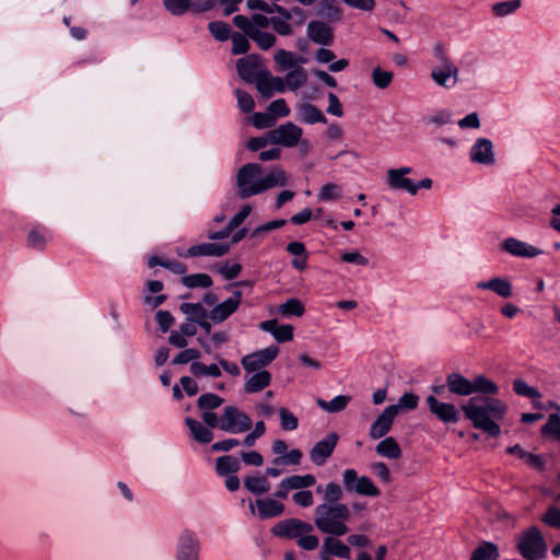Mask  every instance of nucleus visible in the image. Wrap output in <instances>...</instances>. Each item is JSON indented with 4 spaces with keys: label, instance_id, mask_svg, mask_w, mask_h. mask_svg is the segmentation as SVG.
I'll return each instance as SVG.
<instances>
[{
    "label": "nucleus",
    "instance_id": "obj_8",
    "mask_svg": "<svg viewBox=\"0 0 560 560\" xmlns=\"http://www.w3.org/2000/svg\"><path fill=\"white\" fill-rule=\"evenodd\" d=\"M517 549L525 559L539 560L546 557L548 547L541 532L530 527L518 536Z\"/></svg>",
    "mask_w": 560,
    "mask_h": 560
},
{
    "label": "nucleus",
    "instance_id": "obj_61",
    "mask_svg": "<svg viewBox=\"0 0 560 560\" xmlns=\"http://www.w3.org/2000/svg\"><path fill=\"white\" fill-rule=\"evenodd\" d=\"M268 112L277 117H287L290 115V108L288 107L285 101L283 98H278L271 102L268 106Z\"/></svg>",
    "mask_w": 560,
    "mask_h": 560
},
{
    "label": "nucleus",
    "instance_id": "obj_42",
    "mask_svg": "<svg viewBox=\"0 0 560 560\" xmlns=\"http://www.w3.org/2000/svg\"><path fill=\"white\" fill-rule=\"evenodd\" d=\"M280 16H273L269 19V25L272 26V28L282 36H288L292 33V26L290 24L291 14L285 9L284 13H279Z\"/></svg>",
    "mask_w": 560,
    "mask_h": 560
},
{
    "label": "nucleus",
    "instance_id": "obj_41",
    "mask_svg": "<svg viewBox=\"0 0 560 560\" xmlns=\"http://www.w3.org/2000/svg\"><path fill=\"white\" fill-rule=\"evenodd\" d=\"M317 493H323L324 503L340 502L343 491L337 482H328L325 487L318 486Z\"/></svg>",
    "mask_w": 560,
    "mask_h": 560
},
{
    "label": "nucleus",
    "instance_id": "obj_59",
    "mask_svg": "<svg viewBox=\"0 0 560 560\" xmlns=\"http://www.w3.org/2000/svg\"><path fill=\"white\" fill-rule=\"evenodd\" d=\"M209 31L218 40H226L230 37V26L224 22L209 23Z\"/></svg>",
    "mask_w": 560,
    "mask_h": 560
},
{
    "label": "nucleus",
    "instance_id": "obj_7",
    "mask_svg": "<svg viewBox=\"0 0 560 560\" xmlns=\"http://www.w3.org/2000/svg\"><path fill=\"white\" fill-rule=\"evenodd\" d=\"M446 385L452 394L459 396L495 395L499 390L498 385L485 375H477L470 381L458 373H452L446 378Z\"/></svg>",
    "mask_w": 560,
    "mask_h": 560
},
{
    "label": "nucleus",
    "instance_id": "obj_19",
    "mask_svg": "<svg viewBox=\"0 0 560 560\" xmlns=\"http://www.w3.org/2000/svg\"><path fill=\"white\" fill-rule=\"evenodd\" d=\"M243 294L234 291L230 298L215 305L210 312V318L214 323H222L228 319L240 307Z\"/></svg>",
    "mask_w": 560,
    "mask_h": 560
},
{
    "label": "nucleus",
    "instance_id": "obj_22",
    "mask_svg": "<svg viewBox=\"0 0 560 560\" xmlns=\"http://www.w3.org/2000/svg\"><path fill=\"white\" fill-rule=\"evenodd\" d=\"M469 156L477 164H493L495 159L492 142L487 138H478L470 148Z\"/></svg>",
    "mask_w": 560,
    "mask_h": 560
},
{
    "label": "nucleus",
    "instance_id": "obj_13",
    "mask_svg": "<svg viewBox=\"0 0 560 560\" xmlns=\"http://www.w3.org/2000/svg\"><path fill=\"white\" fill-rule=\"evenodd\" d=\"M430 412L443 423H456L459 420V410L451 402L439 400L434 395L425 399Z\"/></svg>",
    "mask_w": 560,
    "mask_h": 560
},
{
    "label": "nucleus",
    "instance_id": "obj_56",
    "mask_svg": "<svg viewBox=\"0 0 560 560\" xmlns=\"http://www.w3.org/2000/svg\"><path fill=\"white\" fill-rule=\"evenodd\" d=\"M541 522L551 528L560 529V508L549 506L541 516Z\"/></svg>",
    "mask_w": 560,
    "mask_h": 560
},
{
    "label": "nucleus",
    "instance_id": "obj_54",
    "mask_svg": "<svg viewBox=\"0 0 560 560\" xmlns=\"http://www.w3.org/2000/svg\"><path fill=\"white\" fill-rule=\"evenodd\" d=\"M513 390L518 396H524L528 398H541V394L536 388L529 386L522 378H517L513 382Z\"/></svg>",
    "mask_w": 560,
    "mask_h": 560
},
{
    "label": "nucleus",
    "instance_id": "obj_55",
    "mask_svg": "<svg viewBox=\"0 0 560 560\" xmlns=\"http://www.w3.org/2000/svg\"><path fill=\"white\" fill-rule=\"evenodd\" d=\"M223 402V399L215 395V394H211V393H208V394H202L199 398H198V407L202 410H212V409H215L218 407H220Z\"/></svg>",
    "mask_w": 560,
    "mask_h": 560
},
{
    "label": "nucleus",
    "instance_id": "obj_44",
    "mask_svg": "<svg viewBox=\"0 0 560 560\" xmlns=\"http://www.w3.org/2000/svg\"><path fill=\"white\" fill-rule=\"evenodd\" d=\"M521 8V0H509L493 3L491 12L495 18H504L515 13Z\"/></svg>",
    "mask_w": 560,
    "mask_h": 560
},
{
    "label": "nucleus",
    "instance_id": "obj_53",
    "mask_svg": "<svg viewBox=\"0 0 560 560\" xmlns=\"http://www.w3.org/2000/svg\"><path fill=\"white\" fill-rule=\"evenodd\" d=\"M279 418L282 430L293 431L298 429L299 420L288 408L282 407L279 409Z\"/></svg>",
    "mask_w": 560,
    "mask_h": 560
},
{
    "label": "nucleus",
    "instance_id": "obj_32",
    "mask_svg": "<svg viewBox=\"0 0 560 560\" xmlns=\"http://www.w3.org/2000/svg\"><path fill=\"white\" fill-rule=\"evenodd\" d=\"M376 453L388 459H399L401 457V448L393 436L383 439L375 447Z\"/></svg>",
    "mask_w": 560,
    "mask_h": 560
},
{
    "label": "nucleus",
    "instance_id": "obj_4",
    "mask_svg": "<svg viewBox=\"0 0 560 560\" xmlns=\"http://www.w3.org/2000/svg\"><path fill=\"white\" fill-rule=\"evenodd\" d=\"M271 533L277 537L295 540L303 550L313 551L319 546L313 525L300 518L280 521L271 528Z\"/></svg>",
    "mask_w": 560,
    "mask_h": 560
},
{
    "label": "nucleus",
    "instance_id": "obj_36",
    "mask_svg": "<svg viewBox=\"0 0 560 560\" xmlns=\"http://www.w3.org/2000/svg\"><path fill=\"white\" fill-rule=\"evenodd\" d=\"M50 240V232L45 228L37 226L30 232L27 245L33 249L43 250Z\"/></svg>",
    "mask_w": 560,
    "mask_h": 560
},
{
    "label": "nucleus",
    "instance_id": "obj_10",
    "mask_svg": "<svg viewBox=\"0 0 560 560\" xmlns=\"http://www.w3.org/2000/svg\"><path fill=\"white\" fill-rule=\"evenodd\" d=\"M303 129L293 122H285L269 131L271 144L294 148L299 144L307 148L308 142L302 140Z\"/></svg>",
    "mask_w": 560,
    "mask_h": 560
},
{
    "label": "nucleus",
    "instance_id": "obj_49",
    "mask_svg": "<svg viewBox=\"0 0 560 560\" xmlns=\"http://www.w3.org/2000/svg\"><path fill=\"white\" fill-rule=\"evenodd\" d=\"M372 81L377 89H387L394 79V72L376 67L372 71Z\"/></svg>",
    "mask_w": 560,
    "mask_h": 560
},
{
    "label": "nucleus",
    "instance_id": "obj_51",
    "mask_svg": "<svg viewBox=\"0 0 560 560\" xmlns=\"http://www.w3.org/2000/svg\"><path fill=\"white\" fill-rule=\"evenodd\" d=\"M544 436H550L560 442V416L552 413L549 416L547 423L541 428Z\"/></svg>",
    "mask_w": 560,
    "mask_h": 560
},
{
    "label": "nucleus",
    "instance_id": "obj_64",
    "mask_svg": "<svg viewBox=\"0 0 560 560\" xmlns=\"http://www.w3.org/2000/svg\"><path fill=\"white\" fill-rule=\"evenodd\" d=\"M293 502L302 508H310L314 504V497L310 490H301L292 495Z\"/></svg>",
    "mask_w": 560,
    "mask_h": 560
},
{
    "label": "nucleus",
    "instance_id": "obj_3",
    "mask_svg": "<svg viewBox=\"0 0 560 560\" xmlns=\"http://www.w3.org/2000/svg\"><path fill=\"white\" fill-rule=\"evenodd\" d=\"M350 509L346 503H322L314 511V524L319 532L341 537L349 532Z\"/></svg>",
    "mask_w": 560,
    "mask_h": 560
},
{
    "label": "nucleus",
    "instance_id": "obj_57",
    "mask_svg": "<svg viewBox=\"0 0 560 560\" xmlns=\"http://www.w3.org/2000/svg\"><path fill=\"white\" fill-rule=\"evenodd\" d=\"M252 124L257 129H266L272 127L276 124V118L269 112L255 113L252 117Z\"/></svg>",
    "mask_w": 560,
    "mask_h": 560
},
{
    "label": "nucleus",
    "instance_id": "obj_52",
    "mask_svg": "<svg viewBox=\"0 0 560 560\" xmlns=\"http://www.w3.org/2000/svg\"><path fill=\"white\" fill-rule=\"evenodd\" d=\"M341 196H342L341 186L334 184V183L325 184L318 192V199L320 201H335V200L340 199Z\"/></svg>",
    "mask_w": 560,
    "mask_h": 560
},
{
    "label": "nucleus",
    "instance_id": "obj_24",
    "mask_svg": "<svg viewBox=\"0 0 560 560\" xmlns=\"http://www.w3.org/2000/svg\"><path fill=\"white\" fill-rule=\"evenodd\" d=\"M256 88L262 96L270 97L273 93H283L285 83L280 77H273L265 70L257 80Z\"/></svg>",
    "mask_w": 560,
    "mask_h": 560
},
{
    "label": "nucleus",
    "instance_id": "obj_35",
    "mask_svg": "<svg viewBox=\"0 0 560 560\" xmlns=\"http://www.w3.org/2000/svg\"><path fill=\"white\" fill-rule=\"evenodd\" d=\"M185 423L189 428L190 435L197 442L207 444L212 440L213 434H212L211 430L209 428L205 427L199 421L191 419V418H186Z\"/></svg>",
    "mask_w": 560,
    "mask_h": 560
},
{
    "label": "nucleus",
    "instance_id": "obj_58",
    "mask_svg": "<svg viewBox=\"0 0 560 560\" xmlns=\"http://www.w3.org/2000/svg\"><path fill=\"white\" fill-rule=\"evenodd\" d=\"M248 36L243 35V34H240V33H234L231 35V39H232V52L234 55H241V54H245L248 49H249V42L247 39Z\"/></svg>",
    "mask_w": 560,
    "mask_h": 560
},
{
    "label": "nucleus",
    "instance_id": "obj_5",
    "mask_svg": "<svg viewBox=\"0 0 560 560\" xmlns=\"http://www.w3.org/2000/svg\"><path fill=\"white\" fill-rule=\"evenodd\" d=\"M435 63L430 70V78L440 88L451 90L456 86L459 80V69L446 52L441 44L433 48Z\"/></svg>",
    "mask_w": 560,
    "mask_h": 560
},
{
    "label": "nucleus",
    "instance_id": "obj_45",
    "mask_svg": "<svg viewBox=\"0 0 560 560\" xmlns=\"http://www.w3.org/2000/svg\"><path fill=\"white\" fill-rule=\"evenodd\" d=\"M307 80L306 71L303 68H295L288 72L284 83L285 89L296 91L305 84Z\"/></svg>",
    "mask_w": 560,
    "mask_h": 560
},
{
    "label": "nucleus",
    "instance_id": "obj_48",
    "mask_svg": "<svg viewBox=\"0 0 560 560\" xmlns=\"http://www.w3.org/2000/svg\"><path fill=\"white\" fill-rule=\"evenodd\" d=\"M471 560H499L497 546L491 542L482 544L472 552Z\"/></svg>",
    "mask_w": 560,
    "mask_h": 560
},
{
    "label": "nucleus",
    "instance_id": "obj_20",
    "mask_svg": "<svg viewBox=\"0 0 560 560\" xmlns=\"http://www.w3.org/2000/svg\"><path fill=\"white\" fill-rule=\"evenodd\" d=\"M200 552V545L197 537L189 533L184 532L177 544V560H198Z\"/></svg>",
    "mask_w": 560,
    "mask_h": 560
},
{
    "label": "nucleus",
    "instance_id": "obj_14",
    "mask_svg": "<svg viewBox=\"0 0 560 560\" xmlns=\"http://www.w3.org/2000/svg\"><path fill=\"white\" fill-rule=\"evenodd\" d=\"M412 173V168L409 166H402L399 168H390L387 171V183L392 189L404 190L408 194L416 195L415 182L407 177Z\"/></svg>",
    "mask_w": 560,
    "mask_h": 560
},
{
    "label": "nucleus",
    "instance_id": "obj_38",
    "mask_svg": "<svg viewBox=\"0 0 560 560\" xmlns=\"http://www.w3.org/2000/svg\"><path fill=\"white\" fill-rule=\"evenodd\" d=\"M278 313L283 317H301L305 313V307L299 299L292 298L278 306Z\"/></svg>",
    "mask_w": 560,
    "mask_h": 560
},
{
    "label": "nucleus",
    "instance_id": "obj_60",
    "mask_svg": "<svg viewBox=\"0 0 560 560\" xmlns=\"http://www.w3.org/2000/svg\"><path fill=\"white\" fill-rule=\"evenodd\" d=\"M340 259L343 262L352 264L360 267H366L369 265V259L357 250L342 253L340 255Z\"/></svg>",
    "mask_w": 560,
    "mask_h": 560
},
{
    "label": "nucleus",
    "instance_id": "obj_26",
    "mask_svg": "<svg viewBox=\"0 0 560 560\" xmlns=\"http://www.w3.org/2000/svg\"><path fill=\"white\" fill-rule=\"evenodd\" d=\"M476 289L492 291L503 299L513 295L512 283L508 278L493 277L487 281H479L476 283Z\"/></svg>",
    "mask_w": 560,
    "mask_h": 560
},
{
    "label": "nucleus",
    "instance_id": "obj_43",
    "mask_svg": "<svg viewBox=\"0 0 560 560\" xmlns=\"http://www.w3.org/2000/svg\"><path fill=\"white\" fill-rule=\"evenodd\" d=\"M350 396L347 395H338L329 401L324 399H318L317 405L327 412H339L348 406L350 402Z\"/></svg>",
    "mask_w": 560,
    "mask_h": 560
},
{
    "label": "nucleus",
    "instance_id": "obj_62",
    "mask_svg": "<svg viewBox=\"0 0 560 560\" xmlns=\"http://www.w3.org/2000/svg\"><path fill=\"white\" fill-rule=\"evenodd\" d=\"M419 397L413 393H405L398 400L397 405H393L394 407H398V411L400 409L413 410L418 407Z\"/></svg>",
    "mask_w": 560,
    "mask_h": 560
},
{
    "label": "nucleus",
    "instance_id": "obj_11",
    "mask_svg": "<svg viewBox=\"0 0 560 560\" xmlns=\"http://www.w3.org/2000/svg\"><path fill=\"white\" fill-rule=\"evenodd\" d=\"M252 427L250 418L236 407L228 406L220 417V429L222 431L238 434L246 432Z\"/></svg>",
    "mask_w": 560,
    "mask_h": 560
},
{
    "label": "nucleus",
    "instance_id": "obj_6",
    "mask_svg": "<svg viewBox=\"0 0 560 560\" xmlns=\"http://www.w3.org/2000/svg\"><path fill=\"white\" fill-rule=\"evenodd\" d=\"M233 22L260 49L267 50L275 45L276 36L266 31L269 26V19L267 16L260 13L254 14L250 19L244 15H235Z\"/></svg>",
    "mask_w": 560,
    "mask_h": 560
},
{
    "label": "nucleus",
    "instance_id": "obj_18",
    "mask_svg": "<svg viewBox=\"0 0 560 560\" xmlns=\"http://www.w3.org/2000/svg\"><path fill=\"white\" fill-rule=\"evenodd\" d=\"M165 9L173 15H183L188 11L203 12L210 9V0H164Z\"/></svg>",
    "mask_w": 560,
    "mask_h": 560
},
{
    "label": "nucleus",
    "instance_id": "obj_39",
    "mask_svg": "<svg viewBox=\"0 0 560 560\" xmlns=\"http://www.w3.org/2000/svg\"><path fill=\"white\" fill-rule=\"evenodd\" d=\"M240 460L236 457L230 455L219 457L215 463V471L220 476L235 474L240 470Z\"/></svg>",
    "mask_w": 560,
    "mask_h": 560
},
{
    "label": "nucleus",
    "instance_id": "obj_2",
    "mask_svg": "<svg viewBox=\"0 0 560 560\" xmlns=\"http://www.w3.org/2000/svg\"><path fill=\"white\" fill-rule=\"evenodd\" d=\"M289 179V174L280 166L264 175L260 164L247 163L238 170L236 176L237 194L243 199L249 198L275 187H283Z\"/></svg>",
    "mask_w": 560,
    "mask_h": 560
},
{
    "label": "nucleus",
    "instance_id": "obj_27",
    "mask_svg": "<svg viewBox=\"0 0 560 560\" xmlns=\"http://www.w3.org/2000/svg\"><path fill=\"white\" fill-rule=\"evenodd\" d=\"M259 328L270 332L278 342H287L293 339V326L290 324L279 325L277 319L264 320Z\"/></svg>",
    "mask_w": 560,
    "mask_h": 560
},
{
    "label": "nucleus",
    "instance_id": "obj_50",
    "mask_svg": "<svg viewBox=\"0 0 560 560\" xmlns=\"http://www.w3.org/2000/svg\"><path fill=\"white\" fill-rule=\"evenodd\" d=\"M182 282L187 288H209L212 285V279L207 273H195L185 276Z\"/></svg>",
    "mask_w": 560,
    "mask_h": 560
},
{
    "label": "nucleus",
    "instance_id": "obj_12",
    "mask_svg": "<svg viewBox=\"0 0 560 560\" xmlns=\"http://www.w3.org/2000/svg\"><path fill=\"white\" fill-rule=\"evenodd\" d=\"M279 348L269 346L257 350L242 358L241 363L247 374L266 370V368L278 357Z\"/></svg>",
    "mask_w": 560,
    "mask_h": 560
},
{
    "label": "nucleus",
    "instance_id": "obj_63",
    "mask_svg": "<svg viewBox=\"0 0 560 560\" xmlns=\"http://www.w3.org/2000/svg\"><path fill=\"white\" fill-rule=\"evenodd\" d=\"M371 469L382 482L389 483L392 481L390 470L385 463L375 462L371 465Z\"/></svg>",
    "mask_w": 560,
    "mask_h": 560
},
{
    "label": "nucleus",
    "instance_id": "obj_17",
    "mask_svg": "<svg viewBox=\"0 0 560 560\" xmlns=\"http://www.w3.org/2000/svg\"><path fill=\"white\" fill-rule=\"evenodd\" d=\"M338 435L330 433L323 440L318 441L310 452V458L316 466H323L331 456L337 442Z\"/></svg>",
    "mask_w": 560,
    "mask_h": 560
},
{
    "label": "nucleus",
    "instance_id": "obj_23",
    "mask_svg": "<svg viewBox=\"0 0 560 560\" xmlns=\"http://www.w3.org/2000/svg\"><path fill=\"white\" fill-rule=\"evenodd\" d=\"M249 510L252 514H255L257 511L258 516L266 520L281 515L284 511V505L275 499L265 498L257 499L255 503H250Z\"/></svg>",
    "mask_w": 560,
    "mask_h": 560
},
{
    "label": "nucleus",
    "instance_id": "obj_21",
    "mask_svg": "<svg viewBox=\"0 0 560 560\" xmlns=\"http://www.w3.org/2000/svg\"><path fill=\"white\" fill-rule=\"evenodd\" d=\"M501 249L514 257L534 258L539 256L542 252L523 241L515 237H508L501 243Z\"/></svg>",
    "mask_w": 560,
    "mask_h": 560
},
{
    "label": "nucleus",
    "instance_id": "obj_47",
    "mask_svg": "<svg viewBox=\"0 0 560 560\" xmlns=\"http://www.w3.org/2000/svg\"><path fill=\"white\" fill-rule=\"evenodd\" d=\"M190 372L197 376H211L219 377L221 376V369L218 364L206 365L205 363L195 361L190 365Z\"/></svg>",
    "mask_w": 560,
    "mask_h": 560
},
{
    "label": "nucleus",
    "instance_id": "obj_34",
    "mask_svg": "<svg viewBox=\"0 0 560 560\" xmlns=\"http://www.w3.org/2000/svg\"><path fill=\"white\" fill-rule=\"evenodd\" d=\"M273 58L279 71L293 69L305 61L304 58L284 49L277 50Z\"/></svg>",
    "mask_w": 560,
    "mask_h": 560
},
{
    "label": "nucleus",
    "instance_id": "obj_1",
    "mask_svg": "<svg viewBox=\"0 0 560 560\" xmlns=\"http://www.w3.org/2000/svg\"><path fill=\"white\" fill-rule=\"evenodd\" d=\"M462 411L475 429L498 438L501 434L499 421L505 416L508 406L501 399L480 396L468 399L462 406Z\"/></svg>",
    "mask_w": 560,
    "mask_h": 560
},
{
    "label": "nucleus",
    "instance_id": "obj_29",
    "mask_svg": "<svg viewBox=\"0 0 560 560\" xmlns=\"http://www.w3.org/2000/svg\"><path fill=\"white\" fill-rule=\"evenodd\" d=\"M308 38L320 45H330L332 43L331 27L322 21H311L307 25Z\"/></svg>",
    "mask_w": 560,
    "mask_h": 560
},
{
    "label": "nucleus",
    "instance_id": "obj_25",
    "mask_svg": "<svg viewBox=\"0 0 560 560\" xmlns=\"http://www.w3.org/2000/svg\"><path fill=\"white\" fill-rule=\"evenodd\" d=\"M322 553L349 560L351 558V548L348 542L341 541L337 536L329 535L324 538Z\"/></svg>",
    "mask_w": 560,
    "mask_h": 560
},
{
    "label": "nucleus",
    "instance_id": "obj_37",
    "mask_svg": "<svg viewBox=\"0 0 560 560\" xmlns=\"http://www.w3.org/2000/svg\"><path fill=\"white\" fill-rule=\"evenodd\" d=\"M244 487L255 495H260L269 491L270 482L264 476H250L244 479Z\"/></svg>",
    "mask_w": 560,
    "mask_h": 560
},
{
    "label": "nucleus",
    "instance_id": "obj_33",
    "mask_svg": "<svg viewBox=\"0 0 560 560\" xmlns=\"http://www.w3.org/2000/svg\"><path fill=\"white\" fill-rule=\"evenodd\" d=\"M506 453L523 459L525 464L530 468L538 470L544 468L545 462L541 456L526 452L518 444L508 447Z\"/></svg>",
    "mask_w": 560,
    "mask_h": 560
},
{
    "label": "nucleus",
    "instance_id": "obj_30",
    "mask_svg": "<svg viewBox=\"0 0 560 560\" xmlns=\"http://www.w3.org/2000/svg\"><path fill=\"white\" fill-rule=\"evenodd\" d=\"M271 374L267 370L254 372L248 377H246L244 383V392L247 394L259 393L271 384Z\"/></svg>",
    "mask_w": 560,
    "mask_h": 560
},
{
    "label": "nucleus",
    "instance_id": "obj_15",
    "mask_svg": "<svg viewBox=\"0 0 560 560\" xmlns=\"http://www.w3.org/2000/svg\"><path fill=\"white\" fill-rule=\"evenodd\" d=\"M398 415V407L387 406L383 412L375 419L370 428V438L378 440L384 438L390 430L396 416Z\"/></svg>",
    "mask_w": 560,
    "mask_h": 560
},
{
    "label": "nucleus",
    "instance_id": "obj_40",
    "mask_svg": "<svg viewBox=\"0 0 560 560\" xmlns=\"http://www.w3.org/2000/svg\"><path fill=\"white\" fill-rule=\"evenodd\" d=\"M316 479L313 475L307 474L304 476L294 475L283 479V486L291 490H304L308 487L314 486Z\"/></svg>",
    "mask_w": 560,
    "mask_h": 560
},
{
    "label": "nucleus",
    "instance_id": "obj_16",
    "mask_svg": "<svg viewBox=\"0 0 560 560\" xmlns=\"http://www.w3.org/2000/svg\"><path fill=\"white\" fill-rule=\"evenodd\" d=\"M237 72L240 77L246 82H257L260 74L265 71L261 68L260 57L257 55H248L237 60Z\"/></svg>",
    "mask_w": 560,
    "mask_h": 560
},
{
    "label": "nucleus",
    "instance_id": "obj_9",
    "mask_svg": "<svg viewBox=\"0 0 560 560\" xmlns=\"http://www.w3.org/2000/svg\"><path fill=\"white\" fill-rule=\"evenodd\" d=\"M342 485L348 492H354L358 495L370 498L381 495V490L374 481L368 476H359L353 468L343 470Z\"/></svg>",
    "mask_w": 560,
    "mask_h": 560
},
{
    "label": "nucleus",
    "instance_id": "obj_46",
    "mask_svg": "<svg viewBox=\"0 0 560 560\" xmlns=\"http://www.w3.org/2000/svg\"><path fill=\"white\" fill-rule=\"evenodd\" d=\"M278 0H247L246 5L249 10H259L266 13H284L285 8L277 3Z\"/></svg>",
    "mask_w": 560,
    "mask_h": 560
},
{
    "label": "nucleus",
    "instance_id": "obj_28",
    "mask_svg": "<svg viewBox=\"0 0 560 560\" xmlns=\"http://www.w3.org/2000/svg\"><path fill=\"white\" fill-rule=\"evenodd\" d=\"M230 250V245L228 244H217V243H202L199 245L190 246L185 256L186 257H198V256H212V257H221L225 255Z\"/></svg>",
    "mask_w": 560,
    "mask_h": 560
},
{
    "label": "nucleus",
    "instance_id": "obj_31",
    "mask_svg": "<svg viewBox=\"0 0 560 560\" xmlns=\"http://www.w3.org/2000/svg\"><path fill=\"white\" fill-rule=\"evenodd\" d=\"M298 115L301 121L305 124L326 122L327 119L323 112L311 103H301L296 107Z\"/></svg>",
    "mask_w": 560,
    "mask_h": 560
}]
</instances>
